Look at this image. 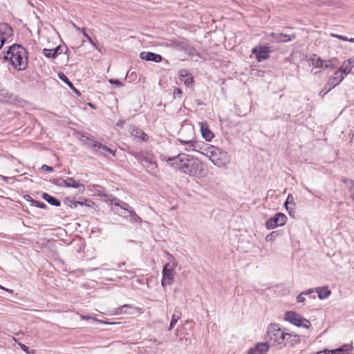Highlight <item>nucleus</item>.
I'll return each instance as SVG.
<instances>
[{
  "label": "nucleus",
  "mask_w": 354,
  "mask_h": 354,
  "mask_svg": "<svg viewBox=\"0 0 354 354\" xmlns=\"http://www.w3.org/2000/svg\"><path fill=\"white\" fill-rule=\"evenodd\" d=\"M81 318L82 319H86V320H88L90 319H92L91 317L90 316H86V315H81Z\"/></svg>",
  "instance_id": "52"
},
{
  "label": "nucleus",
  "mask_w": 354,
  "mask_h": 354,
  "mask_svg": "<svg viewBox=\"0 0 354 354\" xmlns=\"http://www.w3.org/2000/svg\"><path fill=\"white\" fill-rule=\"evenodd\" d=\"M98 270V268H93L90 271H95V270Z\"/></svg>",
  "instance_id": "59"
},
{
  "label": "nucleus",
  "mask_w": 354,
  "mask_h": 354,
  "mask_svg": "<svg viewBox=\"0 0 354 354\" xmlns=\"http://www.w3.org/2000/svg\"><path fill=\"white\" fill-rule=\"evenodd\" d=\"M76 30H77V31H78V32H80V30H82V28H80V27H77V28H76Z\"/></svg>",
  "instance_id": "58"
},
{
  "label": "nucleus",
  "mask_w": 354,
  "mask_h": 354,
  "mask_svg": "<svg viewBox=\"0 0 354 354\" xmlns=\"http://www.w3.org/2000/svg\"><path fill=\"white\" fill-rule=\"evenodd\" d=\"M80 32H82V35H84V32H85V29L84 28H82V30H80Z\"/></svg>",
  "instance_id": "57"
},
{
  "label": "nucleus",
  "mask_w": 354,
  "mask_h": 354,
  "mask_svg": "<svg viewBox=\"0 0 354 354\" xmlns=\"http://www.w3.org/2000/svg\"><path fill=\"white\" fill-rule=\"evenodd\" d=\"M282 235V232L280 231H272L270 234H268L266 236V241L267 242H272L274 241L277 237H279Z\"/></svg>",
  "instance_id": "29"
},
{
  "label": "nucleus",
  "mask_w": 354,
  "mask_h": 354,
  "mask_svg": "<svg viewBox=\"0 0 354 354\" xmlns=\"http://www.w3.org/2000/svg\"><path fill=\"white\" fill-rule=\"evenodd\" d=\"M341 181L344 183L347 184L348 187L351 189H353L354 187V182L352 180H349L346 178H342Z\"/></svg>",
  "instance_id": "36"
},
{
  "label": "nucleus",
  "mask_w": 354,
  "mask_h": 354,
  "mask_svg": "<svg viewBox=\"0 0 354 354\" xmlns=\"http://www.w3.org/2000/svg\"><path fill=\"white\" fill-rule=\"evenodd\" d=\"M181 80L184 82V84L187 87L192 86L194 83V77L191 74H189L183 79L182 78Z\"/></svg>",
  "instance_id": "32"
},
{
  "label": "nucleus",
  "mask_w": 354,
  "mask_h": 354,
  "mask_svg": "<svg viewBox=\"0 0 354 354\" xmlns=\"http://www.w3.org/2000/svg\"><path fill=\"white\" fill-rule=\"evenodd\" d=\"M88 201L87 200H85V202H87ZM77 205H86L87 206H90L89 204H87L86 203H84V202H80V201H76L74 203V207H76L77 206Z\"/></svg>",
  "instance_id": "47"
},
{
  "label": "nucleus",
  "mask_w": 354,
  "mask_h": 354,
  "mask_svg": "<svg viewBox=\"0 0 354 354\" xmlns=\"http://www.w3.org/2000/svg\"><path fill=\"white\" fill-rule=\"evenodd\" d=\"M71 24L72 25V26L76 30V28L78 27L75 23H73V21H71Z\"/></svg>",
  "instance_id": "54"
},
{
  "label": "nucleus",
  "mask_w": 354,
  "mask_h": 354,
  "mask_svg": "<svg viewBox=\"0 0 354 354\" xmlns=\"http://www.w3.org/2000/svg\"><path fill=\"white\" fill-rule=\"evenodd\" d=\"M201 154L208 157L212 162L219 167H224L230 163V158L228 153L221 151L219 148L211 145H205Z\"/></svg>",
  "instance_id": "3"
},
{
  "label": "nucleus",
  "mask_w": 354,
  "mask_h": 354,
  "mask_svg": "<svg viewBox=\"0 0 354 354\" xmlns=\"http://www.w3.org/2000/svg\"><path fill=\"white\" fill-rule=\"evenodd\" d=\"M315 292V289H308L306 290H304L303 291V294L305 295V296H310L313 299H315L316 298V296L314 295L313 296H311L312 294H313Z\"/></svg>",
  "instance_id": "38"
},
{
  "label": "nucleus",
  "mask_w": 354,
  "mask_h": 354,
  "mask_svg": "<svg viewBox=\"0 0 354 354\" xmlns=\"http://www.w3.org/2000/svg\"><path fill=\"white\" fill-rule=\"evenodd\" d=\"M0 288H2V287L1 286H0ZM3 289H4V288H3Z\"/></svg>",
  "instance_id": "63"
},
{
  "label": "nucleus",
  "mask_w": 354,
  "mask_h": 354,
  "mask_svg": "<svg viewBox=\"0 0 354 354\" xmlns=\"http://www.w3.org/2000/svg\"><path fill=\"white\" fill-rule=\"evenodd\" d=\"M59 77L64 82H65L70 88H71L76 93L80 95V93L74 87L73 83L68 80V78L63 73L59 74Z\"/></svg>",
  "instance_id": "28"
},
{
  "label": "nucleus",
  "mask_w": 354,
  "mask_h": 354,
  "mask_svg": "<svg viewBox=\"0 0 354 354\" xmlns=\"http://www.w3.org/2000/svg\"><path fill=\"white\" fill-rule=\"evenodd\" d=\"M166 254L168 256L170 262L166 263L162 269V279L161 283L163 287L167 285L169 286L173 283L175 274L174 269L178 266V262L176 261L174 256L168 252Z\"/></svg>",
  "instance_id": "5"
},
{
  "label": "nucleus",
  "mask_w": 354,
  "mask_h": 354,
  "mask_svg": "<svg viewBox=\"0 0 354 354\" xmlns=\"http://www.w3.org/2000/svg\"><path fill=\"white\" fill-rule=\"evenodd\" d=\"M160 159L168 162L174 169L196 178L207 176V166L198 158L185 153H180L173 157L161 155Z\"/></svg>",
  "instance_id": "1"
},
{
  "label": "nucleus",
  "mask_w": 354,
  "mask_h": 354,
  "mask_svg": "<svg viewBox=\"0 0 354 354\" xmlns=\"http://www.w3.org/2000/svg\"><path fill=\"white\" fill-rule=\"evenodd\" d=\"M331 37H335V38H337V39H339L341 40H343V41H349V39L348 37H345V36H343V35H337V34H331Z\"/></svg>",
  "instance_id": "42"
},
{
  "label": "nucleus",
  "mask_w": 354,
  "mask_h": 354,
  "mask_svg": "<svg viewBox=\"0 0 354 354\" xmlns=\"http://www.w3.org/2000/svg\"><path fill=\"white\" fill-rule=\"evenodd\" d=\"M296 38L295 35L271 32L266 37V39L272 43L287 42Z\"/></svg>",
  "instance_id": "11"
},
{
  "label": "nucleus",
  "mask_w": 354,
  "mask_h": 354,
  "mask_svg": "<svg viewBox=\"0 0 354 354\" xmlns=\"http://www.w3.org/2000/svg\"><path fill=\"white\" fill-rule=\"evenodd\" d=\"M120 207L122 209L127 211L128 212H129V210H130L131 209V208L129 209V205L127 203H124V202L122 203Z\"/></svg>",
  "instance_id": "45"
},
{
  "label": "nucleus",
  "mask_w": 354,
  "mask_h": 354,
  "mask_svg": "<svg viewBox=\"0 0 354 354\" xmlns=\"http://www.w3.org/2000/svg\"><path fill=\"white\" fill-rule=\"evenodd\" d=\"M42 52L45 57H48V58L55 59V57H57L58 54L62 53V48L61 46H57L55 48H52V49L44 48Z\"/></svg>",
  "instance_id": "23"
},
{
  "label": "nucleus",
  "mask_w": 354,
  "mask_h": 354,
  "mask_svg": "<svg viewBox=\"0 0 354 354\" xmlns=\"http://www.w3.org/2000/svg\"><path fill=\"white\" fill-rule=\"evenodd\" d=\"M315 354H330V350L325 349L322 351L317 352Z\"/></svg>",
  "instance_id": "49"
},
{
  "label": "nucleus",
  "mask_w": 354,
  "mask_h": 354,
  "mask_svg": "<svg viewBox=\"0 0 354 354\" xmlns=\"http://www.w3.org/2000/svg\"><path fill=\"white\" fill-rule=\"evenodd\" d=\"M270 52L271 50L269 47L263 46H257L252 50L259 62L268 59L270 57Z\"/></svg>",
  "instance_id": "12"
},
{
  "label": "nucleus",
  "mask_w": 354,
  "mask_h": 354,
  "mask_svg": "<svg viewBox=\"0 0 354 354\" xmlns=\"http://www.w3.org/2000/svg\"><path fill=\"white\" fill-rule=\"evenodd\" d=\"M12 36V28L6 23L0 24V49L3 46L6 40Z\"/></svg>",
  "instance_id": "14"
},
{
  "label": "nucleus",
  "mask_w": 354,
  "mask_h": 354,
  "mask_svg": "<svg viewBox=\"0 0 354 354\" xmlns=\"http://www.w3.org/2000/svg\"><path fill=\"white\" fill-rule=\"evenodd\" d=\"M315 291L318 294V297L320 299H327L331 295V291L327 286L317 288Z\"/></svg>",
  "instance_id": "24"
},
{
  "label": "nucleus",
  "mask_w": 354,
  "mask_h": 354,
  "mask_svg": "<svg viewBox=\"0 0 354 354\" xmlns=\"http://www.w3.org/2000/svg\"><path fill=\"white\" fill-rule=\"evenodd\" d=\"M326 89L325 87L319 92V95L322 97L324 96L326 93H325Z\"/></svg>",
  "instance_id": "51"
},
{
  "label": "nucleus",
  "mask_w": 354,
  "mask_h": 354,
  "mask_svg": "<svg viewBox=\"0 0 354 354\" xmlns=\"http://www.w3.org/2000/svg\"><path fill=\"white\" fill-rule=\"evenodd\" d=\"M129 216L127 218L129 220L130 222L133 223H140L142 222V219L140 216H138L134 210L131 209L129 210Z\"/></svg>",
  "instance_id": "27"
},
{
  "label": "nucleus",
  "mask_w": 354,
  "mask_h": 354,
  "mask_svg": "<svg viewBox=\"0 0 354 354\" xmlns=\"http://www.w3.org/2000/svg\"><path fill=\"white\" fill-rule=\"evenodd\" d=\"M179 319H180V316H178V315L174 314L171 316V322L169 324V326L168 328V330H171L174 328V326L176 324V323Z\"/></svg>",
  "instance_id": "34"
},
{
  "label": "nucleus",
  "mask_w": 354,
  "mask_h": 354,
  "mask_svg": "<svg viewBox=\"0 0 354 354\" xmlns=\"http://www.w3.org/2000/svg\"><path fill=\"white\" fill-rule=\"evenodd\" d=\"M175 92H177L178 94L182 93V91L180 88H177Z\"/></svg>",
  "instance_id": "55"
},
{
  "label": "nucleus",
  "mask_w": 354,
  "mask_h": 354,
  "mask_svg": "<svg viewBox=\"0 0 354 354\" xmlns=\"http://www.w3.org/2000/svg\"><path fill=\"white\" fill-rule=\"evenodd\" d=\"M140 57L143 60L152 61L157 63L160 62L162 59L160 55L152 52H142L140 54Z\"/></svg>",
  "instance_id": "20"
},
{
  "label": "nucleus",
  "mask_w": 354,
  "mask_h": 354,
  "mask_svg": "<svg viewBox=\"0 0 354 354\" xmlns=\"http://www.w3.org/2000/svg\"><path fill=\"white\" fill-rule=\"evenodd\" d=\"M287 217L286 216L281 212H278L274 214V216L270 217L266 222V228L268 230H272L277 227L283 226L286 223Z\"/></svg>",
  "instance_id": "9"
},
{
  "label": "nucleus",
  "mask_w": 354,
  "mask_h": 354,
  "mask_svg": "<svg viewBox=\"0 0 354 354\" xmlns=\"http://www.w3.org/2000/svg\"><path fill=\"white\" fill-rule=\"evenodd\" d=\"M183 339H184V338H183V337H180V338H179V341H180V342H183Z\"/></svg>",
  "instance_id": "61"
},
{
  "label": "nucleus",
  "mask_w": 354,
  "mask_h": 354,
  "mask_svg": "<svg viewBox=\"0 0 354 354\" xmlns=\"http://www.w3.org/2000/svg\"><path fill=\"white\" fill-rule=\"evenodd\" d=\"M201 131L203 138L206 141H211L214 136V133L209 129L208 125L206 123H201Z\"/></svg>",
  "instance_id": "22"
},
{
  "label": "nucleus",
  "mask_w": 354,
  "mask_h": 354,
  "mask_svg": "<svg viewBox=\"0 0 354 354\" xmlns=\"http://www.w3.org/2000/svg\"><path fill=\"white\" fill-rule=\"evenodd\" d=\"M344 80V77L340 72L335 71L332 76L329 77L328 82L325 85V93H328L331 89L339 85Z\"/></svg>",
  "instance_id": "13"
},
{
  "label": "nucleus",
  "mask_w": 354,
  "mask_h": 354,
  "mask_svg": "<svg viewBox=\"0 0 354 354\" xmlns=\"http://www.w3.org/2000/svg\"><path fill=\"white\" fill-rule=\"evenodd\" d=\"M354 67V60L352 59H348L345 60L341 67L336 71L337 72H340L344 78L345 76L351 73L352 68Z\"/></svg>",
  "instance_id": "17"
},
{
  "label": "nucleus",
  "mask_w": 354,
  "mask_h": 354,
  "mask_svg": "<svg viewBox=\"0 0 354 354\" xmlns=\"http://www.w3.org/2000/svg\"><path fill=\"white\" fill-rule=\"evenodd\" d=\"M349 42H351V43H354V38H351V39H349Z\"/></svg>",
  "instance_id": "56"
},
{
  "label": "nucleus",
  "mask_w": 354,
  "mask_h": 354,
  "mask_svg": "<svg viewBox=\"0 0 354 354\" xmlns=\"http://www.w3.org/2000/svg\"><path fill=\"white\" fill-rule=\"evenodd\" d=\"M18 345L21 348V349L24 351L27 354H32V353L30 351L29 348L26 346L25 344L22 343H18Z\"/></svg>",
  "instance_id": "39"
},
{
  "label": "nucleus",
  "mask_w": 354,
  "mask_h": 354,
  "mask_svg": "<svg viewBox=\"0 0 354 354\" xmlns=\"http://www.w3.org/2000/svg\"><path fill=\"white\" fill-rule=\"evenodd\" d=\"M113 201H115L114 205L115 206H120V207L121 206L122 201H121L115 198H113Z\"/></svg>",
  "instance_id": "48"
},
{
  "label": "nucleus",
  "mask_w": 354,
  "mask_h": 354,
  "mask_svg": "<svg viewBox=\"0 0 354 354\" xmlns=\"http://www.w3.org/2000/svg\"><path fill=\"white\" fill-rule=\"evenodd\" d=\"M136 158L149 171H156L157 164L153 155L149 152H140Z\"/></svg>",
  "instance_id": "6"
},
{
  "label": "nucleus",
  "mask_w": 354,
  "mask_h": 354,
  "mask_svg": "<svg viewBox=\"0 0 354 354\" xmlns=\"http://www.w3.org/2000/svg\"><path fill=\"white\" fill-rule=\"evenodd\" d=\"M302 187L309 193L315 195V196H317V192H314L313 191H312L310 189H309L307 186H306L305 185H302Z\"/></svg>",
  "instance_id": "46"
},
{
  "label": "nucleus",
  "mask_w": 354,
  "mask_h": 354,
  "mask_svg": "<svg viewBox=\"0 0 354 354\" xmlns=\"http://www.w3.org/2000/svg\"><path fill=\"white\" fill-rule=\"evenodd\" d=\"M326 62V61L322 59L321 58L318 57L317 59H312V64L315 68H323L324 64Z\"/></svg>",
  "instance_id": "31"
},
{
  "label": "nucleus",
  "mask_w": 354,
  "mask_h": 354,
  "mask_svg": "<svg viewBox=\"0 0 354 354\" xmlns=\"http://www.w3.org/2000/svg\"><path fill=\"white\" fill-rule=\"evenodd\" d=\"M178 142L180 145L184 146V150L186 151H195L201 153L203 152L205 145L203 142H199L196 140H185L181 138H178Z\"/></svg>",
  "instance_id": "8"
},
{
  "label": "nucleus",
  "mask_w": 354,
  "mask_h": 354,
  "mask_svg": "<svg viewBox=\"0 0 354 354\" xmlns=\"http://www.w3.org/2000/svg\"><path fill=\"white\" fill-rule=\"evenodd\" d=\"M270 346L268 342H259L248 350V354H266Z\"/></svg>",
  "instance_id": "16"
},
{
  "label": "nucleus",
  "mask_w": 354,
  "mask_h": 354,
  "mask_svg": "<svg viewBox=\"0 0 354 354\" xmlns=\"http://www.w3.org/2000/svg\"><path fill=\"white\" fill-rule=\"evenodd\" d=\"M325 69L326 68H333L332 65L330 64V63H328L327 62H326L324 64V67Z\"/></svg>",
  "instance_id": "50"
},
{
  "label": "nucleus",
  "mask_w": 354,
  "mask_h": 354,
  "mask_svg": "<svg viewBox=\"0 0 354 354\" xmlns=\"http://www.w3.org/2000/svg\"><path fill=\"white\" fill-rule=\"evenodd\" d=\"M285 329L281 328L279 324H270L267 328L266 339L268 344L279 348L284 347Z\"/></svg>",
  "instance_id": "4"
},
{
  "label": "nucleus",
  "mask_w": 354,
  "mask_h": 354,
  "mask_svg": "<svg viewBox=\"0 0 354 354\" xmlns=\"http://www.w3.org/2000/svg\"><path fill=\"white\" fill-rule=\"evenodd\" d=\"M127 308H132V306L129 304H125L121 307L117 308L115 310V314L121 315L122 313H127V311L126 310V309H127Z\"/></svg>",
  "instance_id": "30"
},
{
  "label": "nucleus",
  "mask_w": 354,
  "mask_h": 354,
  "mask_svg": "<svg viewBox=\"0 0 354 354\" xmlns=\"http://www.w3.org/2000/svg\"><path fill=\"white\" fill-rule=\"evenodd\" d=\"M289 204H292L294 206H295V203H294V198L292 196V194H289L288 195V197L286 198V201L284 203V206L286 207V209L289 211L290 210V207H288V205ZM293 209V207L290 208V210H292Z\"/></svg>",
  "instance_id": "33"
},
{
  "label": "nucleus",
  "mask_w": 354,
  "mask_h": 354,
  "mask_svg": "<svg viewBox=\"0 0 354 354\" xmlns=\"http://www.w3.org/2000/svg\"><path fill=\"white\" fill-rule=\"evenodd\" d=\"M296 300L298 303H304L306 301L305 295L302 292L297 295Z\"/></svg>",
  "instance_id": "41"
},
{
  "label": "nucleus",
  "mask_w": 354,
  "mask_h": 354,
  "mask_svg": "<svg viewBox=\"0 0 354 354\" xmlns=\"http://www.w3.org/2000/svg\"><path fill=\"white\" fill-rule=\"evenodd\" d=\"M351 349L352 346L346 344L338 348L330 350V354H348Z\"/></svg>",
  "instance_id": "25"
},
{
  "label": "nucleus",
  "mask_w": 354,
  "mask_h": 354,
  "mask_svg": "<svg viewBox=\"0 0 354 354\" xmlns=\"http://www.w3.org/2000/svg\"><path fill=\"white\" fill-rule=\"evenodd\" d=\"M31 205L37 207L41 209H45L46 207V205L44 203H41L40 201H36V200H31L30 201Z\"/></svg>",
  "instance_id": "35"
},
{
  "label": "nucleus",
  "mask_w": 354,
  "mask_h": 354,
  "mask_svg": "<svg viewBox=\"0 0 354 354\" xmlns=\"http://www.w3.org/2000/svg\"><path fill=\"white\" fill-rule=\"evenodd\" d=\"M173 47L179 51H183L187 55H194L196 53L195 48L189 44L188 40L181 38L173 42Z\"/></svg>",
  "instance_id": "10"
},
{
  "label": "nucleus",
  "mask_w": 354,
  "mask_h": 354,
  "mask_svg": "<svg viewBox=\"0 0 354 354\" xmlns=\"http://www.w3.org/2000/svg\"><path fill=\"white\" fill-rule=\"evenodd\" d=\"M57 184L59 186L73 187L82 191L84 190V185L80 183L77 182L73 178H68L67 179H58Z\"/></svg>",
  "instance_id": "15"
},
{
  "label": "nucleus",
  "mask_w": 354,
  "mask_h": 354,
  "mask_svg": "<svg viewBox=\"0 0 354 354\" xmlns=\"http://www.w3.org/2000/svg\"><path fill=\"white\" fill-rule=\"evenodd\" d=\"M24 198H25L27 201H30L31 200H32V198H31V196H29V195H26V196H24Z\"/></svg>",
  "instance_id": "53"
},
{
  "label": "nucleus",
  "mask_w": 354,
  "mask_h": 354,
  "mask_svg": "<svg viewBox=\"0 0 354 354\" xmlns=\"http://www.w3.org/2000/svg\"><path fill=\"white\" fill-rule=\"evenodd\" d=\"M130 133L133 137L138 139L140 141L145 142L149 139L147 134H146L142 129L135 126L131 127Z\"/></svg>",
  "instance_id": "21"
},
{
  "label": "nucleus",
  "mask_w": 354,
  "mask_h": 354,
  "mask_svg": "<svg viewBox=\"0 0 354 354\" xmlns=\"http://www.w3.org/2000/svg\"><path fill=\"white\" fill-rule=\"evenodd\" d=\"M189 73L187 72V71L183 69L179 71V76L180 77V80L183 78L186 77Z\"/></svg>",
  "instance_id": "43"
},
{
  "label": "nucleus",
  "mask_w": 354,
  "mask_h": 354,
  "mask_svg": "<svg viewBox=\"0 0 354 354\" xmlns=\"http://www.w3.org/2000/svg\"><path fill=\"white\" fill-rule=\"evenodd\" d=\"M109 83L111 84H115V85H116L118 87L123 86V84L120 81H119L118 80L110 79L109 80Z\"/></svg>",
  "instance_id": "40"
},
{
  "label": "nucleus",
  "mask_w": 354,
  "mask_h": 354,
  "mask_svg": "<svg viewBox=\"0 0 354 354\" xmlns=\"http://www.w3.org/2000/svg\"><path fill=\"white\" fill-rule=\"evenodd\" d=\"M42 198L44 200H45L46 202H48L49 204H50L53 206L59 207L61 205V203L58 199L50 196V194H48L47 193H44L42 194Z\"/></svg>",
  "instance_id": "26"
},
{
  "label": "nucleus",
  "mask_w": 354,
  "mask_h": 354,
  "mask_svg": "<svg viewBox=\"0 0 354 354\" xmlns=\"http://www.w3.org/2000/svg\"><path fill=\"white\" fill-rule=\"evenodd\" d=\"M3 59L8 62L15 70L24 71L28 64V51L21 45L13 44L4 52Z\"/></svg>",
  "instance_id": "2"
},
{
  "label": "nucleus",
  "mask_w": 354,
  "mask_h": 354,
  "mask_svg": "<svg viewBox=\"0 0 354 354\" xmlns=\"http://www.w3.org/2000/svg\"><path fill=\"white\" fill-rule=\"evenodd\" d=\"M299 342L300 337L298 335L286 332L284 347L286 346H294Z\"/></svg>",
  "instance_id": "18"
},
{
  "label": "nucleus",
  "mask_w": 354,
  "mask_h": 354,
  "mask_svg": "<svg viewBox=\"0 0 354 354\" xmlns=\"http://www.w3.org/2000/svg\"><path fill=\"white\" fill-rule=\"evenodd\" d=\"M284 319L287 322L298 327L309 328L311 326L309 320L301 317L299 314L294 311H288L286 313Z\"/></svg>",
  "instance_id": "7"
},
{
  "label": "nucleus",
  "mask_w": 354,
  "mask_h": 354,
  "mask_svg": "<svg viewBox=\"0 0 354 354\" xmlns=\"http://www.w3.org/2000/svg\"><path fill=\"white\" fill-rule=\"evenodd\" d=\"M92 147L94 148H97L100 150L98 152L96 153L97 155H100V156L102 155L104 156H106V152H108V153L112 154L113 156H115V151L112 150L111 149L109 148L107 146L102 145V143H100L97 141H94L92 143Z\"/></svg>",
  "instance_id": "19"
},
{
  "label": "nucleus",
  "mask_w": 354,
  "mask_h": 354,
  "mask_svg": "<svg viewBox=\"0 0 354 354\" xmlns=\"http://www.w3.org/2000/svg\"><path fill=\"white\" fill-rule=\"evenodd\" d=\"M41 169L44 170V171H49V172H52L53 171V168L52 167H50L48 165H43L41 166Z\"/></svg>",
  "instance_id": "44"
},
{
  "label": "nucleus",
  "mask_w": 354,
  "mask_h": 354,
  "mask_svg": "<svg viewBox=\"0 0 354 354\" xmlns=\"http://www.w3.org/2000/svg\"><path fill=\"white\" fill-rule=\"evenodd\" d=\"M176 335H177V336H178V331H179V329H178V328H177V329L176 330Z\"/></svg>",
  "instance_id": "60"
},
{
  "label": "nucleus",
  "mask_w": 354,
  "mask_h": 354,
  "mask_svg": "<svg viewBox=\"0 0 354 354\" xmlns=\"http://www.w3.org/2000/svg\"><path fill=\"white\" fill-rule=\"evenodd\" d=\"M84 37L95 49H98V47L97 46L96 44L93 41L92 38L86 32H84Z\"/></svg>",
  "instance_id": "37"
},
{
  "label": "nucleus",
  "mask_w": 354,
  "mask_h": 354,
  "mask_svg": "<svg viewBox=\"0 0 354 354\" xmlns=\"http://www.w3.org/2000/svg\"><path fill=\"white\" fill-rule=\"evenodd\" d=\"M185 342H190V340H189V339H187V338H185Z\"/></svg>",
  "instance_id": "62"
}]
</instances>
